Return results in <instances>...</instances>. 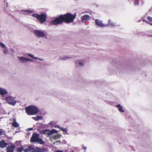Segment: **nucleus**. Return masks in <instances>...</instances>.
<instances>
[{
	"label": "nucleus",
	"mask_w": 152,
	"mask_h": 152,
	"mask_svg": "<svg viewBox=\"0 0 152 152\" xmlns=\"http://www.w3.org/2000/svg\"><path fill=\"white\" fill-rule=\"evenodd\" d=\"M76 17V14L72 15L70 13L61 15L58 17L52 20L51 21V23L53 25H59L63 23H69L73 22Z\"/></svg>",
	"instance_id": "1"
},
{
	"label": "nucleus",
	"mask_w": 152,
	"mask_h": 152,
	"mask_svg": "<svg viewBox=\"0 0 152 152\" xmlns=\"http://www.w3.org/2000/svg\"><path fill=\"white\" fill-rule=\"evenodd\" d=\"M30 141L31 142H37L41 145L44 143L43 140L39 138V134L35 132L33 133Z\"/></svg>",
	"instance_id": "2"
},
{
	"label": "nucleus",
	"mask_w": 152,
	"mask_h": 152,
	"mask_svg": "<svg viewBox=\"0 0 152 152\" xmlns=\"http://www.w3.org/2000/svg\"><path fill=\"white\" fill-rule=\"evenodd\" d=\"M32 16L36 18L37 20L41 23H42L45 22L47 18L46 14L44 13H42L40 15H38L37 13H34L32 15Z\"/></svg>",
	"instance_id": "3"
},
{
	"label": "nucleus",
	"mask_w": 152,
	"mask_h": 152,
	"mask_svg": "<svg viewBox=\"0 0 152 152\" xmlns=\"http://www.w3.org/2000/svg\"><path fill=\"white\" fill-rule=\"evenodd\" d=\"M26 113L29 115H34L37 114L38 112V109L34 106H29L25 109Z\"/></svg>",
	"instance_id": "4"
},
{
	"label": "nucleus",
	"mask_w": 152,
	"mask_h": 152,
	"mask_svg": "<svg viewBox=\"0 0 152 152\" xmlns=\"http://www.w3.org/2000/svg\"><path fill=\"white\" fill-rule=\"evenodd\" d=\"M57 133V131L55 129H52L50 131L49 129H46L42 130L40 132V133L42 134H47L48 136L51 135L54 133Z\"/></svg>",
	"instance_id": "5"
},
{
	"label": "nucleus",
	"mask_w": 152,
	"mask_h": 152,
	"mask_svg": "<svg viewBox=\"0 0 152 152\" xmlns=\"http://www.w3.org/2000/svg\"><path fill=\"white\" fill-rule=\"evenodd\" d=\"M5 100L9 104L12 105H14L16 102L14 98L11 96L6 97L5 98Z\"/></svg>",
	"instance_id": "6"
},
{
	"label": "nucleus",
	"mask_w": 152,
	"mask_h": 152,
	"mask_svg": "<svg viewBox=\"0 0 152 152\" xmlns=\"http://www.w3.org/2000/svg\"><path fill=\"white\" fill-rule=\"evenodd\" d=\"M35 35L38 37H41L45 36L43 31L38 30H35L34 32Z\"/></svg>",
	"instance_id": "7"
},
{
	"label": "nucleus",
	"mask_w": 152,
	"mask_h": 152,
	"mask_svg": "<svg viewBox=\"0 0 152 152\" xmlns=\"http://www.w3.org/2000/svg\"><path fill=\"white\" fill-rule=\"evenodd\" d=\"M15 148V146L14 145L8 146L7 148V152H13Z\"/></svg>",
	"instance_id": "8"
},
{
	"label": "nucleus",
	"mask_w": 152,
	"mask_h": 152,
	"mask_svg": "<svg viewBox=\"0 0 152 152\" xmlns=\"http://www.w3.org/2000/svg\"><path fill=\"white\" fill-rule=\"evenodd\" d=\"M95 22L96 25L100 27H103L105 26L102 23V21L98 19H96Z\"/></svg>",
	"instance_id": "9"
},
{
	"label": "nucleus",
	"mask_w": 152,
	"mask_h": 152,
	"mask_svg": "<svg viewBox=\"0 0 152 152\" xmlns=\"http://www.w3.org/2000/svg\"><path fill=\"white\" fill-rule=\"evenodd\" d=\"M35 148L34 147L29 146L28 148L25 149L24 150V152H32Z\"/></svg>",
	"instance_id": "10"
},
{
	"label": "nucleus",
	"mask_w": 152,
	"mask_h": 152,
	"mask_svg": "<svg viewBox=\"0 0 152 152\" xmlns=\"http://www.w3.org/2000/svg\"><path fill=\"white\" fill-rule=\"evenodd\" d=\"M90 18V16L88 15H85L82 16L81 18V20L83 22H84L88 20Z\"/></svg>",
	"instance_id": "11"
},
{
	"label": "nucleus",
	"mask_w": 152,
	"mask_h": 152,
	"mask_svg": "<svg viewBox=\"0 0 152 152\" xmlns=\"http://www.w3.org/2000/svg\"><path fill=\"white\" fill-rule=\"evenodd\" d=\"M19 59L22 62H25L28 61H32V60L30 59L25 58L23 57H20Z\"/></svg>",
	"instance_id": "12"
},
{
	"label": "nucleus",
	"mask_w": 152,
	"mask_h": 152,
	"mask_svg": "<svg viewBox=\"0 0 152 152\" xmlns=\"http://www.w3.org/2000/svg\"><path fill=\"white\" fill-rule=\"evenodd\" d=\"M13 121L12 124V126L17 128L19 126V124L17 123L15 118H13Z\"/></svg>",
	"instance_id": "13"
},
{
	"label": "nucleus",
	"mask_w": 152,
	"mask_h": 152,
	"mask_svg": "<svg viewBox=\"0 0 152 152\" xmlns=\"http://www.w3.org/2000/svg\"><path fill=\"white\" fill-rule=\"evenodd\" d=\"M45 150L44 148H36L32 152H44Z\"/></svg>",
	"instance_id": "14"
},
{
	"label": "nucleus",
	"mask_w": 152,
	"mask_h": 152,
	"mask_svg": "<svg viewBox=\"0 0 152 152\" xmlns=\"http://www.w3.org/2000/svg\"><path fill=\"white\" fill-rule=\"evenodd\" d=\"M8 145V143L5 142L3 141H0V148H5Z\"/></svg>",
	"instance_id": "15"
},
{
	"label": "nucleus",
	"mask_w": 152,
	"mask_h": 152,
	"mask_svg": "<svg viewBox=\"0 0 152 152\" xmlns=\"http://www.w3.org/2000/svg\"><path fill=\"white\" fill-rule=\"evenodd\" d=\"M7 94V91L5 89L0 87V94L4 95Z\"/></svg>",
	"instance_id": "16"
},
{
	"label": "nucleus",
	"mask_w": 152,
	"mask_h": 152,
	"mask_svg": "<svg viewBox=\"0 0 152 152\" xmlns=\"http://www.w3.org/2000/svg\"><path fill=\"white\" fill-rule=\"evenodd\" d=\"M116 107H118L119 111L121 112H124V110L123 109L122 107L119 104H117L116 105Z\"/></svg>",
	"instance_id": "17"
},
{
	"label": "nucleus",
	"mask_w": 152,
	"mask_h": 152,
	"mask_svg": "<svg viewBox=\"0 0 152 152\" xmlns=\"http://www.w3.org/2000/svg\"><path fill=\"white\" fill-rule=\"evenodd\" d=\"M147 19L149 21V24L152 25V18L150 16H148L147 18Z\"/></svg>",
	"instance_id": "18"
},
{
	"label": "nucleus",
	"mask_w": 152,
	"mask_h": 152,
	"mask_svg": "<svg viewBox=\"0 0 152 152\" xmlns=\"http://www.w3.org/2000/svg\"><path fill=\"white\" fill-rule=\"evenodd\" d=\"M28 55L29 57H30L31 58H32L33 59H38L39 60H41V59H40L36 57H34V55H33L32 54H28Z\"/></svg>",
	"instance_id": "19"
},
{
	"label": "nucleus",
	"mask_w": 152,
	"mask_h": 152,
	"mask_svg": "<svg viewBox=\"0 0 152 152\" xmlns=\"http://www.w3.org/2000/svg\"><path fill=\"white\" fill-rule=\"evenodd\" d=\"M23 150V147H21L20 148H18L17 149V151L18 152H21Z\"/></svg>",
	"instance_id": "20"
},
{
	"label": "nucleus",
	"mask_w": 152,
	"mask_h": 152,
	"mask_svg": "<svg viewBox=\"0 0 152 152\" xmlns=\"http://www.w3.org/2000/svg\"><path fill=\"white\" fill-rule=\"evenodd\" d=\"M41 117L40 116H37V117H32L35 120L37 121L39 119H40Z\"/></svg>",
	"instance_id": "21"
},
{
	"label": "nucleus",
	"mask_w": 152,
	"mask_h": 152,
	"mask_svg": "<svg viewBox=\"0 0 152 152\" xmlns=\"http://www.w3.org/2000/svg\"><path fill=\"white\" fill-rule=\"evenodd\" d=\"M139 4V3L137 1H135L134 2V5L136 6L138 5Z\"/></svg>",
	"instance_id": "22"
},
{
	"label": "nucleus",
	"mask_w": 152,
	"mask_h": 152,
	"mask_svg": "<svg viewBox=\"0 0 152 152\" xmlns=\"http://www.w3.org/2000/svg\"><path fill=\"white\" fill-rule=\"evenodd\" d=\"M0 45L2 47V48H4L5 47V45L2 43H0Z\"/></svg>",
	"instance_id": "23"
},
{
	"label": "nucleus",
	"mask_w": 152,
	"mask_h": 152,
	"mask_svg": "<svg viewBox=\"0 0 152 152\" xmlns=\"http://www.w3.org/2000/svg\"><path fill=\"white\" fill-rule=\"evenodd\" d=\"M61 129L64 132H66V129L62 128Z\"/></svg>",
	"instance_id": "24"
},
{
	"label": "nucleus",
	"mask_w": 152,
	"mask_h": 152,
	"mask_svg": "<svg viewBox=\"0 0 152 152\" xmlns=\"http://www.w3.org/2000/svg\"><path fill=\"white\" fill-rule=\"evenodd\" d=\"M3 51L5 53H6L7 52V50L6 49H4Z\"/></svg>",
	"instance_id": "25"
},
{
	"label": "nucleus",
	"mask_w": 152,
	"mask_h": 152,
	"mask_svg": "<svg viewBox=\"0 0 152 152\" xmlns=\"http://www.w3.org/2000/svg\"><path fill=\"white\" fill-rule=\"evenodd\" d=\"M78 64L81 66H83V64L81 62H79Z\"/></svg>",
	"instance_id": "26"
},
{
	"label": "nucleus",
	"mask_w": 152,
	"mask_h": 152,
	"mask_svg": "<svg viewBox=\"0 0 152 152\" xmlns=\"http://www.w3.org/2000/svg\"><path fill=\"white\" fill-rule=\"evenodd\" d=\"M55 152H63L62 150H58L56 151Z\"/></svg>",
	"instance_id": "27"
},
{
	"label": "nucleus",
	"mask_w": 152,
	"mask_h": 152,
	"mask_svg": "<svg viewBox=\"0 0 152 152\" xmlns=\"http://www.w3.org/2000/svg\"><path fill=\"white\" fill-rule=\"evenodd\" d=\"M111 21V20H108V22L110 24V25H111V24L110 23V22Z\"/></svg>",
	"instance_id": "28"
},
{
	"label": "nucleus",
	"mask_w": 152,
	"mask_h": 152,
	"mask_svg": "<svg viewBox=\"0 0 152 152\" xmlns=\"http://www.w3.org/2000/svg\"><path fill=\"white\" fill-rule=\"evenodd\" d=\"M2 132L0 130V135H1L2 134Z\"/></svg>",
	"instance_id": "29"
},
{
	"label": "nucleus",
	"mask_w": 152,
	"mask_h": 152,
	"mask_svg": "<svg viewBox=\"0 0 152 152\" xmlns=\"http://www.w3.org/2000/svg\"><path fill=\"white\" fill-rule=\"evenodd\" d=\"M28 129H29V130L30 131V130H32L33 129H32V128H29Z\"/></svg>",
	"instance_id": "30"
},
{
	"label": "nucleus",
	"mask_w": 152,
	"mask_h": 152,
	"mask_svg": "<svg viewBox=\"0 0 152 152\" xmlns=\"http://www.w3.org/2000/svg\"><path fill=\"white\" fill-rule=\"evenodd\" d=\"M143 21L144 22H146L147 23H148V22H147V21H145V20H143Z\"/></svg>",
	"instance_id": "31"
},
{
	"label": "nucleus",
	"mask_w": 152,
	"mask_h": 152,
	"mask_svg": "<svg viewBox=\"0 0 152 152\" xmlns=\"http://www.w3.org/2000/svg\"><path fill=\"white\" fill-rule=\"evenodd\" d=\"M83 148L84 149H86V147H83Z\"/></svg>",
	"instance_id": "32"
},
{
	"label": "nucleus",
	"mask_w": 152,
	"mask_h": 152,
	"mask_svg": "<svg viewBox=\"0 0 152 152\" xmlns=\"http://www.w3.org/2000/svg\"><path fill=\"white\" fill-rule=\"evenodd\" d=\"M56 136H54V138H56Z\"/></svg>",
	"instance_id": "33"
},
{
	"label": "nucleus",
	"mask_w": 152,
	"mask_h": 152,
	"mask_svg": "<svg viewBox=\"0 0 152 152\" xmlns=\"http://www.w3.org/2000/svg\"><path fill=\"white\" fill-rule=\"evenodd\" d=\"M2 152V151H1V152Z\"/></svg>",
	"instance_id": "34"
}]
</instances>
